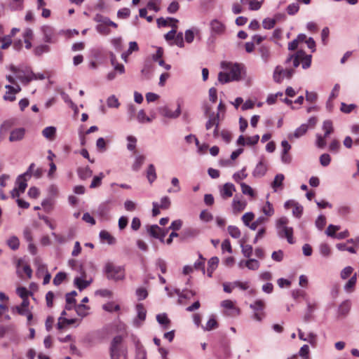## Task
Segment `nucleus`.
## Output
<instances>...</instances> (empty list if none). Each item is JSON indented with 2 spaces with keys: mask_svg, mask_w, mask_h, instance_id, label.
Returning a JSON list of instances; mask_svg holds the SVG:
<instances>
[{
  "mask_svg": "<svg viewBox=\"0 0 359 359\" xmlns=\"http://www.w3.org/2000/svg\"><path fill=\"white\" fill-rule=\"evenodd\" d=\"M222 67L226 69V72H221L218 74V81L222 84L233 81H239L241 79L242 67L241 65L223 62Z\"/></svg>",
  "mask_w": 359,
  "mask_h": 359,
  "instance_id": "f257e3e1",
  "label": "nucleus"
},
{
  "mask_svg": "<svg viewBox=\"0 0 359 359\" xmlns=\"http://www.w3.org/2000/svg\"><path fill=\"white\" fill-rule=\"evenodd\" d=\"M111 359H127V348L123 344L121 336H116L111 342Z\"/></svg>",
  "mask_w": 359,
  "mask_h": 359,
  "instance_id": "f03ea898",
  "label": "nucleus"
},
{
  "mask_svg": "<svg viewBox=\"0 0 359 359\" xmlns=\"http://www.w3.org/2000/svg\"><path fill=\"white\" fill-rule=\"evenodd\" d=\"M104 273L108 279L115 281L121 280L125 278V270L123 267L116 266L111 262H107L104 266Z\"/></svg>",
  "mask_w": 359,
  "mask_h": 359,
  "instance_id": "7ed1b4c3",
  "label": "nucleus"
},
{
  "mask_svg": "<svg viewBox=\"0 0 359 359\" xmlns=\"http://www.w3.org/2000/svg\"><path fill=\"white\" fill-rule=\"evenodd\" d=\"M250 307L254 311V318L257 321H261L265 317L264 310L265 309V302L262 299L256 300L254 304H250Z\"/></svg>",
  "mask_w": 359,
  "mask_h": 359,
  "instance_id": "20e7f679",
  "label": "nucleus"
},
{
  "mask_svg": "<svg viewBox=\"0 0 359 359\" xmlns=\"http://www.w3.org/2000/svg\"><path fill=\"white\" fill-rule=\"evenodd\" d=\"M43 41L48 43H55L57 41V36L55 29L48 25L42 27Z\"/></svg>",
  "mask_w": 359,
  "mask_h": 359,
  "instance_id": "39448f33",
  "label": "nucleus"
},
{
  "mask_svg": "<svg viewBox=\"0 0 359 359\" xmlns=\"http://www.w3.org/2000/svg\"><path fill=\"white\" fill-rule=\"evenodd\" d=\"M11 70L15 74V77L20 80L22 83L28 85L32 81L30 72L20 70L15 67H11Z\"/></svg>",
  "mask_w": 359,
  "mask_h": 359,
  "instance_id": "423d86ee",
  "label": "nucleus"
},
{
  "mask_svg": "<svg viewBox=\"0 0 359 359\" xmlns=\"http://www.w3.org/2000/svg\"><path fill=\"white\" fill-rule=\"evenodd\" d=\"M234 184L230 182L225 183L219 189L221 197L226 200L231 198L236 191Z\"/></svg>",
  "mask_w": 359,
  "mask_h": 359,
  "instance_id": "0eeeda50",
  "label": "nucleus"
},
{
  "mask_svg": "<svg viewBox=\"0 0 359 359\" xmlns=\"http://www.w3.org/2000/svg\"><path fill=\"white\" fill-rule=\"evenodd\" d=\"M211 32L217 35H222L225 33L226 26L221 21L215 19L212 20L210 23Z\"/></svg>",
  "mask_w": 359,
  "mask_h": 359,
  "instance_id": "6e6552de",
  "label": "nucleus"
},
{
  "mask_svg": "<svg viewBox=\"0 0 359 359\" xmlns=\"http://www.w3.org/2000/svg\"><path fill=\"white\" fill-rule=\"evenodd\" d=\"M215 126L213 134L215 137L218 136V126H219V114L215 115L212 114L209 115V119L205 124L206 130H210L212 127Z\"/></svg>",
  "mask_w": 359,
  "mask_h": 359,
  "instance_id": "1a4fd4ad",
  "label": "nucleus"
},
{
  "mask_svg": "<svg viewBox=\"0 0 359 359\" xmlns=\"http://www.w3.org/2000/svg\"><path fill=\"white\" fill-rule=\"evenodd\" d=\"M80 270L81 271V277H76L74 278V285L76 287L80 290H83V289L86 288L90 284V282L84 280L86 275L85 271L83 270V268L81 266H80Z\"/></svg>",
  "mask_w": 359,
  "mask_h": 359,
  "instance_id": "9d476101",
  "label": "nucleus"
},
{
  "mask_svg": "<svg viewBox=\"0 0 359 359\" xmlns=\"http://www.w3.org/2000/svg\"><path fill=\"white\" fill-rule=\"evenodd\" d=\"M304 55L303 50H299L295 54L289 55L287 57L285 63L288 65L290 62H292V65L294 68L297 67L301 62V57Z\"/></svg>",
  "mask_w": 359,
  "mask_h": 359,
  "instance_id": "9b49d317",
  "label": "nucleus"
},
{
  "mask_svg": "<svg viewBox=\"0 0 359 359\" xmlns=\"http://www.w3.org/2000/svg\"><path fill=\"white\" fill-rule=\"evenodd\" d=\"M25 135V130L23 128H18L13 130L9 136L10 142H18L22 140Z\"/></svg>",
  "mask_w": 359,
  "mask_h": 359,
  "instance_id": "f8f14e48",
  "label": "nucleus"
},
{
  "mask_svg": "<svg viewBox=\"0 0 359 359\" xmlns=\"http://www.w3.org/2000/svg\"><path fill=\"white\" fill-rule=\"evenodd\" d=\"M199 233V231L192 227H187L183 229L180 233V240L185 241L189 238L196 237Z\"/></svg>",
  "mask_w": 359,
  "mask_h": 359,
  "instance_id": "ddd939ff",
  "label": "nucleus"
},
{
  "mask_svg": "<svg viewBox=\"0 0 359 359\" xmlns=\"http://www.w3.org/2000/svg\"><path fill=\"white\" fill-rule=\"evenodd\" d=\"M258 53H259L264 63H267L271 58L272 54L271 48L266 45H262L258 48Z\"/></svg>",
  "mask_w": 359,
  "mask_h": 359,
  "instance_id": "4468645a",
  "label": "nucleus"
},
{
  "mask_svg": "<svg viewBox=\"0 0 359 359\" xmlns=\"http://www.w3.org/2000/svg\"><path fill=\"white\" fill-rule=\"evenodd\" d=\"M279 236L281 238H286L289 243H294L292 228L283 226V228L279 231Z\"/></svg>",
  "mask_w": 359,
  "mask_h": 359,
  "instance_id": "2eb2a0df",
  "label": "nucleus"
},
{
  "mask_svg": "<svg viewBox=\"0 0 359 359\" xmlns=\"http://www.w3.org/2000/svg\"><path fill=\"white\" fill-rule=\"evenodd\" d=\"M149 234L156 238H159L163 242V238L165 236V233H161V229L158 225H152L149 229Z\"/></svg>",
  "mask_w": 359,
  "mask_h": 359,
  "instance_id": "dca6fc26",
  "label": "nucleus"
},
{
  "mask_svg": "<svg viewBox=\"0 0 359 359\" xmlns=\"http://www.w3.org/2000/svg\"><path fill=\"white\" fill-rule=\"evenodd\" d=\"M27 175H28V172H26L24 174L20 175L17 179V181H16V184H18L17 188L20 191L21 193H23L27 187Z\"/></svg>",
  "mask_w": 359,
  "mask_h": 359,
  "instance_id": "f3484780",
  "label": "nucleus"
},
{
  "mask_svg": "<svg viewBox=\"0 0 359 359\" xmlns=\"http://www.w3.org/2000/svg\"><path fill=\"white\" fill-rule=\"evenodd\" d=\"M180 107L178 105L175 111L171 110L169 107H165L162 109L161 114L168 118H177L180 115Z\"/></svg>",
  "mask_w": 359,
  "mask_h": 359,
  "instance_id": "a211bd4d",
  "label": "nucleus"
},
{
  "mask_svg": "<svg viewBox=\"0 0 359 359\" xmlns=\"http://www.w3.org/2000/svg\"><path fill=\"white\" fill-rule=\"evenodd\" d=\"M267 170V166L266 163L263 161H259L257 165L256 168L253 171V175L255 177H262L265 175Z\"/></svg>",
  "mask_w": 359,
  "mask_h": 359,
  "instance_id": "6ab92c4d",
  "label": "nucleus"
},
{
  "mask_svg": "<svg viewBox=\"0 0 359 359\" xmlns=\"http://www.w3.org/2000/svg\"><path fill=\"white\" fill-rule=\"evenodd\" d=\"M284 175L280 173L276 175L273 181L271 183V187L275 191H277L278 189H283V182L284 181Z\"/></svg>",
  "mask_w": 359,
  "mask_h": 359,
  "instance_id": "aec40b11",
  "label": "nucleus"
},
{
  "mask_svg": "<svg viewBox=\"0 0 359 359\" xmlns=\"http://www.w3.org/2000/svg\"><path fill=\"white\" fill-rule=\"evenodd\" d=\"M94 20L97 22H99V24L106 23L110 25V26L114 28L118 27V25L116 23L111 21L109 18L105 17L101 14H96V15L94 17Z\"/></svg>",
  "mask_w": 359,
  "mask_h": 359,
  "instance_id": "412c9836",
  "label": "nucleus"
},
{
  "mask_svg": "<svg viewBox=\"0 0 359 359\" xmlns=\"http://www.w3.org/2000/svg\"><path fill=\"white\" fill-rule=\"evenodd\" d=\"M42 135L49 140H53L56 135V128L53 126H48L42 130Z\"/></svg>",
  "mask_w": 359,
  "mask_h": 359,
  "instance_id": "4be33fe9",
  "label": "nucleus"
},
{
  "mask_svg": "<svg viewBox=\"0 0 359 359\" xmlns=\"http://www.w3.org/2000/svg\"><path fill=\"white\" fill-rule=\"evenodd\" d=\"M221 306L224 309H229L232 311V313H229V315H238L239 314V309L236 308L233 302L231 300L226 299L224 300L221 303Z\"/></svg>",
  "mask_w": 359,
  "mask_h": 359,
  "instance_id": "5701e85b",
  "label": "nucleus"
},
{
  "mask_svg": "<svg viewBox=\"0 0 359 359\" xmlns=\"http://www.w3.org/2000/svg\"><path fill=\"white\" fill-rule=\"evenodd\" d=\"M247 205V203L243 201L237 200L236 198L233 200L232 207L235 213L242 212Z\"/></svg>",
  "mask_w": 359,
  "mask_h": 359,
  "instance_id": "b1692460",
  "label": "nucleus"
},
{
  "mask_svg": "<svg viewBox=\"0 0 359 359\" xmlns=\"http://www.w3.org/2000/svg\"><path fill=\"white\" fill-rule=\"evenodd\" d=\"M14 125L15 121L13 119H9L4 121L0 127V137L5 135Z\"/></svg>",
  "mask_w": 359,
  "mask_h": 359,
  "instance_id": "393cba45",
  "label": "nucleus"
},
{
  "mask_svg": "<svg viewBox=\"0 0 359 359\" xmlns=\"http://www.w3.org/2000/svg\"><path fill=\"white\" fill-rule=\"evenodd\" d=\"M355 243L353 239H350L347 241L346 243H338L337 244L336 247L339 250H341V251H348L351 253H355L356 251L355 250V248L353 246H348V243Z\"/></svg>",
  "mask_w": 359,
  "mask_h": 359,
  "instance_id": "a878e982",
  "label": "nucleus"
},
{
  "mask_svg": "<svg viewBox=\"0 0 359 359\" xmlns=\"http://www.w3.org/2000/svg\"><path fill=\"white\" fill-rule=\"evenodd\" d=\"M79 177L81 180H86L87 178H89L93 175V171L90 170V168L88 166L84 167V168H79L77 170Z\"/></svg>",
  "mask_w": 359,
  "mask_h": 359,
  "instance_id": "bb28decb",
  "label": "nucleus"
},
{
  "mask_svg": "<svg viewBox=\"0 0 359 359\" xmlns=\"http://www.w3.org/2000/svg\"><path fill=\"white\" fill-rule=\"evenodd\" d=\"M283 68L281 66L278 65L275 68L274 72H273V81L278 83H281L282 81L283 80Z\"/></svg>",
  "mask_w": 359,
  "mask_h": 359,
  "instance_id": "cd10ccee",
  "label": "nucleus"
},
{
  "mask_svg": "<svg viewBox=\"0 0 359 359\" xmlns=\"http://www.w3.org/2000/svg\"><path fill=\"white\" fill-rule=\"evenodd\" d=\"M100 238L102 241H106L109 245L114 244L116 242L115 238L105 230L100 231Z\"/></svg>",
  "mask_w": 359,
  "mask_h": 359,
  "instance_id": "c85d7f7f",
  "label": "nucleus"
},
{
  "mask_svg": "<svg viewBox=\"0 0 359 359\" xmlns=\"http://www.w3.org/2000/svg\"><path fill=\"white\" fill-rule=\"evenodd\" d=\"M156 172L155 167L153 164H150L148 166L147 170V178L148 181L151 184L153 183L156 179Z\"/></svg>",
  "mask_w": 359,
  "mask_h": 359,
  "instance_id": "c756f323",
  "label": "nucleus"
},
{
  "mask_svg": "<svg viewBox=\"0 0 359 359\" xmlns=\"http://www.w3.org/2000/svg\"><path fill=\"white\" fill-rule=\"evenodd\" d=\"M242 4H248L249 9L251 11L259 10L262 4V1H258L257 0H241Z\"/></svg>",
  "mask_w": 359,
  "mask_h": 359,
  "instance_id": "7c9ffc66",
  "label": "nucleus"
},
{
  "mask_svg": "<svg viewBox=\"0 0 359 359\" xmlns=\"http://www.w3.org/2000/svg\"><path fill=\"white\" fill-rule=\"evenodd\" d=\"M8 247L13 250H16L19 248L20 246V241L18 238L15 236H11L6 241Z\"/></svg>",
  "mask_w": 359,
  "mask_h": 359,
  "instance_id": "2f4dec72",
  "label": "nucleus"
},
{
  "mask_svg": "<svg viewBox=\"0 0 359 359\" xmlns=\"http://www.w3.org/2000/svg\"><path fill=\"white\" fill-rule=\"evenodd\" d=\"M90 309L89 306H86L83 304H81L79 305H76L75 306V311L78 316L83 318L86 317L88 313V310Z\"/></svg>",
  "mask_w": 359,
  "mask_h": 359,
  "instance_id": "473e14b6",
  "label": "nucleus"
},
{
  "mask_svg": "<svg viewBox=\"0 0 359 359\" xmlns=\"http://www.w3.org/2000/svg\"><path fill=\"white\" fill-rule=\"evenodd\" d=\"M156 320L159 324L162 325L165 329L168 328V327L170 326V320L165 313L157 315Z\"/></svg>",
  "mask_w": 359,
  "mask_h": 359,
  "instance_id": "72a5a7b5",
  "label": "nucleus"
},
{
  "mask_svg": "<svg viewBox=\"0 0 359 359\" xmlns=\"http://www.w3.org/2000/svg\"><path fill=\"white\" fill-rule=\"evenodd\" d=\"M323 130L325 131V137H327L334 132L332 122L330 120H326L323 122Z\"/></svg>",
  "mask_w": 359,
  "mask_h": 359,
  "instance_id": "f704fd0d",
  "label": "nucleus"
},
{
  "mask_svg": "<svg viewBox=\"0 0 359 359\" xmlns=\"http://www.w3.org/2000/svg\"><path fill=\"white\" fill-rule=\"evenodd\" d=\"M50 51L49 46L46 44H41L34 48V53L36 56H41L42 54Z\"/></svg>",
  "mask_w": 359,
  "mask_h": 359,
  "instance_id": "c9c22d12",
  "label": "nucleus"
},
{
  "mask_svg": "<svg viewBox=\"0 0 359 359\" xmlns=\"http://www.w3.org/2000/svg\"><path fill=\"white\" fill-rule=\"evenodd\" d=\"M104 177L103 172H100L98 175L93 177L91 184L90 185V189H95L99 187L102 184V180Z\"/></svg>",
  "mask_w": 359,
  "mask_h": 359,
  "instance_id": "e433bc0d",
  "label": "nucleus"
},
{
  "mask_svg": "<svg viewBox=\"0 0 359 359\" xmlns=\"http://www.w3.org/2000/svg\"><path fill=\"white\" fill-rule=\"evenodd\" d=\"M241 247L243 256L250 258L253 252L252 246L248 244H244V242H241Z\"/></svg>",
  "mask_w": 359,
  "mask_h": 359,
  "instance_id": "4c0bfd02",
  "label": "nucleus"
},
{
  "mask_svg": "<svg viewBox=\"0 0 359 359\" xmlns=\"http://www.w3.org/2000/svg\"><path fill=\"white\" fill-rule=\"evenodd\" d=\"M259 262L255 259H249L245 262V266L250 270L256 271L259 268Z\"/></svg>",
  "mask_w": 359,
  "mask_h": 359,
  "instance_id": "58836bf2",
  "label": "nucleus"
},
{
  "mask_svg": "<svg viewBox=\"0 0 359 359\" xmlns=\"http://www.w3.org/2000/svg\"><path fill=\"white\" fill-rule=\"evenodd\" d=\"M109 27H111L110 25L106 23H100L96 26V30L102 35H108L111 32Z\"/></svg>",
  "mask_w": 359,
  "mask_h": 359,
  "instance_id": "ea45409f",
  "label": "nucleus"
},
{
  "mask_svg": "<svg viewBox=\"0 0 359 359\" xmlns=\"http://www.w3.org/2000/svg\"><path fill=\"white\" fill-rule=\"evenodd\" d=\"M102 309L108 312H114L118 311L120 310V306L118 304H115L113 302H107V304L102 306Z\"/></svg>",
  "mask_w": 359,
  "mask_h": 359,
  "instance_id": "a19ab883",
  "label": "nucleus"
},
{
  "mask_svg": "<svg viewBox=\"0 0 359 359\" xmlns=\"http://www.w3.org/2000/svg\"><path fill=\"white\" fill-rule=\"evenodd\" d=\"M308 128L309 127L306 124H302L295 130L292 136L294 137L295 138H299L304 135L307 132Z\"/></svg>",
  "mask_w": 359,
  "mask_h": 359,
  "instance_id": "79ce46f5",
  "label": "nucleus"
},
{
  "mask_svg": "<svg viewBox=\"0 0 359 359\" xmlns=\"http://www.w3.org/2000/svg\"><path fill=\"white\" fill-rule=\"evenodd\" d=\"M240 185L243 194L248 195L250 197H253L255 196V191L251 187L244 182H241Z\"/></svg>",
  "mask_w": 359,
  "mask_h": 359,
  "instance_id": "37998d69",
  "label": "nucleus"
},
{
  "mask_svg": "<svg viewBox=\"0 0 359 359\" xmlns=\"http://www.w3.org/2000/svg\"><path fill=\"white\" fill-rule=\"evenodd\" d=\"M136 310L137 312V317L141 320H144L146 318L147 311L142 304H137L136 305Z\"/></svg>",
  "mask_w": 359,
  "mask_h": 359,
  "instance_id": "c03bdc74",
  "label": "nucleus"
},
{
  "mask_svg": "<svg viewBox=\"0 0 359 359\" xmlns=\"http://www.w3.org/2000/svg\"><path fill=\"white\" fill-rule=\"evenodd\" d=\"M311 55H306V53L304 52V55L301 57V62L303 69H306L311 67Z\"/></svg>",
  "mask_w": 359,
  "mask_h": 359,
  "instance_id": "a18cd8bd",
  "label": "nucleus"
},
{
  "mask_svg": "<svg viewBox=\"0 0 359 359\" xmlns=\"http://www.w3.org/2000/svg\"><path fill=\"white\" fill-rule=\"evenodd\" d=\"M137 118L140 123H150L153 120L154 117L147 116L145 111L143 109H141L137 114Z\"/></svg>",
  "mask_w": 359,
  "mask_h": 359,
  "instance_id": "49530a36",
  "label": "nucleus"
},
{
  "mask_svg": "<svg viewBox=\"0 0 359 359\" xmlns=\"http://www.w3.org/2000/svg\"><path fill=\"white\" fill-rule=\"evenodd\" d=\"M227 229H228V232H229V235L232 238H238L241 237V232L237 226L230 225L228 226Z\"/></svg>",
  "mask_w": 359,
  "mask_h": 359,
  "instance_id": "de8ad7c7",
  "label": "nucleus"
},
{
  "mask_svg": "<svg viewBox=\"0 0 359 359\" xmlns=\"http://www.w3.org/2000/svg\"><path fill=\"white\" fill-rule=\"evenodd\" d=\"M145 156L143 155H138L136 156L134 163L133 164V169L137 171L144 163Z\"/></svg>",
  "mask_w": 359,
  "mask_h": 359,
  "instance_id": "09e8293b",
  "label": "nucleus"
},
{
  "mask_svg": "<svg viewBox=\"0 0 359 359\" xmlns=\"http://www.w3.org/2000/svg\"><path fill=\"white\" fill-rule=\"evenodd\" d=\"M218 327V323L215 318H210L207 322L205 327H204L205 330L210 331L212 330H215Z\"/></svg>",
  "mask_w": 359,
  "mask_h": 359,
  "instance_id": "8fccbe9b",
  "label": "nucleus"
},
{
  "mask_svg": "<svg viewBox=\"0 0 359 359\" xmlns=\"http://www.w3.org/2000/svg\"><path fill=\"white\" fill-rule=\"evenodd\" d=\"M247 176L248 175L245 172V168H243L241 171L233 174V179L236 182L240 183V181L246 178Z\"/></svg>",
  "mask_w": 359,
  "mask_h": 359,
  "instance_id": "3c124183",
  "label": "nucleus"
},
{
  "mask_svg": "<svg viewBox=\"0 0 359 359\" xmlns=\"http://www.w3.org/2000/svg\"><path fill=\"white\" fill-rule=\"evenodd\" d=\"M299 355L302 359H310L309 347L308 345L305 344L301 347L299 351Z\"/></svg>",
  "mask_w": 359,
  "mask_h": 359,
  "instance_id": "603ef678",
  "label": "nucleus"
},
{
  "mask_svg": "<svg viewBox=\"0 0 359 359\" xmlns=\"http://www.w3.org/2000/svg\"><path fill=\"white\" fill-rule=\"evenodd\" d=\"M339 230V226H335V225H333V224H330L328 226V227L327 228V230H326V234L328 236H330V237H332V238H336V232Z\"/></svg>",
  "mask_w": 359,
  "mask_h": 359,
  "instance_id": "864d4df0",
  "label": "nucleus"
},
{
  "mask_svg": "<svg viewBox=\"0 0 359 359\" xmlns=\"http://www.w3.org/2000/svg\"><path fill=\"white\" fill-rule=\"evenodd\" d=\"M13 313H17L20 316H25L27 311H29V309H27L25 307H21V305H18L15 306H13L11 309Z\"/></svg>",
  "mask_w": 359,
  "mask_h": 359,
  "instance_id": "5fc2aeb1",
  "label": "nucleus"
},
{
  "mask_svg": "<svg viewBox=\"0 0 359 359\" xmlns=\"http://www.w3.org/2000/svg\"><path fill=\"white\" fill-rule=\"evenodd\" d=\"M262 212L267 216H271L274 213L273 208L272 204L266 201V204L262 208Z\"/></svg>",
  "mask_w": 359,
  "mask_h": 359,
  "instance_id": "6e6d98bb",
  "label": "nucleus"
},
{
  "mask_svg": "<svg viewBox=\"0 0 359 359\" xmlns=\"http://www.w3.org/2000/svg\"><path fill=\"white\" fill-rule=\"evenodd\" d=\"M66 278V273L64 272H59L53 278V284L55 285H60Z\"/></svg>",
  "mask_w": 359,
  "mask_h": 359,
  "instance_id": "4d7b16f0",
  "label": "nucleus"
},
{
  "mask_svg": "<svg viewBox=\"0 0 359 359\" xmlns=\"http://www.w3.org/2000/svg\"><path fill=\"white\" fill-rule=\"evenodd\" d=\"M255 215L250 212L245 213L242 217V221L245 225L249 226L250 223L254 219Z\"/></svg>",
  "mask_w": 359,
  "mask_h": 359,
  "instance_id": "13d9d810",
  "label": "nucleus"
},
{
  "mask_svg": "<svg viewBox=\"0 0 359 359\" xmlns=\"http://www.w3.org/2000/svg\"><path fill=\"white\" fill-rule=\"evenodd\" d=\"M299 6L298 4L293 3L287 6L286 11L289 15H292L296 14L299 11Z\"/></svg>",
  "mask_w": 359,
  "mask_h": 359,
  "instance_id": "bf43d9fd",
  "label": "nucleus"
},
{
  "mask_svg": "<svg viewBox=\"0 0 359 359\" xmlns=\"http://www.w3.org/2000/svg\"><path fill=\"white\" fill-rule=\"evenodd\" d=\"M276 20L271 18H266L262 22V25L264 29H272L276 25Z\"/></svg>",
  "mask_w": 359,
  "mask_h": 359,
  "instance_id": "052dcab7",
  "label": "nucleus"
},
{
  "mask_svg": "<svg viewBox=\"0 0 359 359\" xmlns=\"http://www.w3.org/2000/svg\"><path fill=\"white\" fill-rule=\"evenodd\" d=\"M320 254L325 257H328L331 254V249L328 244L327 243H322L320 245Z\"/></svg>",
  "mask_w": 359,
  "mask_h": 359,
  "instance_id": "680f3d73",
  "label": "nucleus"
},
{
  "mask_svg": "<svg viewBox=\"0 0 359 359\" xmlns=\"http://www.w3.org/2000/svg\"><path fill=\"white\" fill-rule=\"evenodd\" d=\"M135 359H147V353L142 346L137 347Z\"/></svg>",
  "mask_w": 359,
  "mask_h": 359,
  "instance_id": "e2e57ef3",
  "label": "nucleus"
},
{
  "mask_svg": "<svg viewBox=\"0 0 359 359\" xmlns=\"http://www.w3.org/2000/svg\"><path fill=\"white\" fill-rule=\"evenodd\" d=\"M136 294L138 300L145 299L148 296L147 290L144 287H139L136 290Z\"/></svg>",
  "mask_w": 359,
  "mask_h": 359,
  "instance_id": "0e129e2a",
  "label": "nucleus"
},
{
  "mask_svg": "<svg viewBox=\"0 0 359 359\" xmlns=\"http://www.w3.org/2000/svg\"><path fill=\"white\" fill-rule=\"evenodd\" d=\"M24 0H12L10 4V7L12 10H21L23 7Z\"/></svg>",
  "mask_w": 359,
  "mask_h": 359,
  "instance_id": "69168bd1",
  "label": "nucleus"
},
{
  "mask_svg": "<svg viewBox=\"0 0 359 359\" xmlns=\"http://www.w3.org/2000/svg\"><path fill=\"white\" fill-rule=\"evenodd\" d=\"M355 107H356V106L353 104H346L342 102L341 104L340 109L342 112L348 114V113H351Z\"/></svg>",
  "mask_w": 359,
  "mask_h": 359,
  "instance_id": "338daca9",
  "label": "nucleus"
},
{
  "mask_svg": "<svg viewBox=\"0 0 359 359\" xmlns=\"http://www.w3.org/2000/svg\"><path fill=\"white\" fill-rule=\"evenodd\" d=\"M127 140L128 141V143L127 145L128 149L130 151H135V147H136L137 139L133 136H128L127 137Z\"/></svg>",
  "mask_w": 359,
  "mask_h": 359,
  "instance_id": "774afa93",
  "label": "nucleus"
}]
</instances>
